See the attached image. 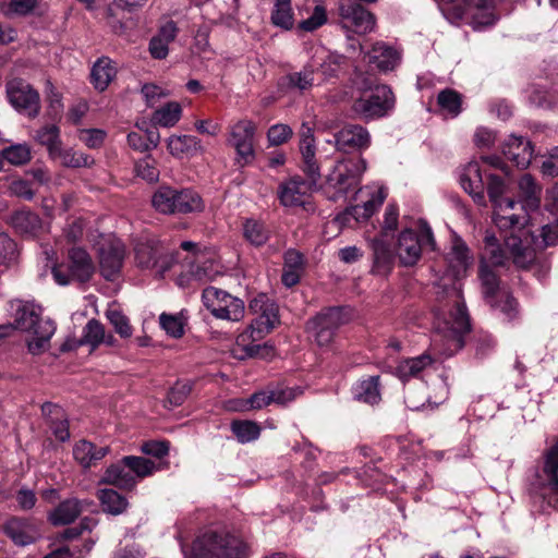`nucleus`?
<instances>
[{
    "label": "nucleus",
    "instance_id": "obj_30",
    "mask_svg": "<svg viewBox=\"0 0 558 558\" xmlns=\"http://www.w3.org/2000/svg\"><path fill=\"white\" fill-rule=\"evenodd\" d=\"M116 75L117 69L112 60L107 57L99 58L92 69V84L97 90L104 92Z\"/></svg>",
    "mask_w": 558,
    "mask_h": 558
},
{
    "label": "nucleus",
    "instance_id": "obj_61",
    "mask_svg": "<svg viewBox=\"0 0 558 558\" xmlns=\"http://www.w3.org/2000/svg\"><path fill=\"white\" fill-rule=\"evenodd\" d=\"M106 133L98 129L82 130L80 140L89 148L100 147L105 141Z\"/></svg>",
    "mask_w": 558,
    "mask_h": 558
},
{
    "label": "nucleus",
    "instance_id": "obj_39",
    "mask_svg": "<svg viewBox=\"0 0 558 558\" xmlns=\"http://www.w3.org/2000/svg\"><path fill=\"white\" fill-rule=\"evenodd\" d=\"M478 276L483 287V293L488 303H492L494 296L499 290V279L496 272L486 262L480 263Z\"/></svg>",
    "mask_w": 558,
    "mask_h": 558
},
{
    "label": "nucleus",
    "instance_id": "obj_44",
    "mask_svg": "<svg viewBox=\"0 0 558 558\" xmlns=\"http://www.w3.org/2000/svg\"><path fill=\"white\" fill-rule=\"evenodd\" d=\"M315 70L312 65L304 66L299 72L290 73L286 76L287 85L289 88L304 92L314 85Z\"/></svg>",
    "mask_w": 558,
    "mask_h": 558
},
{
    "label": "nucleus",
    "instance_id": "obj_50",
    "mask_svg": "<svg viewBox=\"0 0 558 558\" xmlns=\"http://www.w3.org/2000/svg\"><path fill=\"white\" fill-rule=\"evenodd\" d=\"M232 432L241 442H248L258 438L260 428L251 421H235L231 425Z\"/></svg>",
    "mask_w": 558,
    "mask_h": 558
},
{
    "label": "nucleus",
    "instance_id": "obj_46",
    "mask_svg": "<svg viewBox=\"0 0 558 558\" xmlns=\"http://www.w3.org/2000/svg\"><path fill=\"white\" fill-rule=\"evenodd\" d=\"M437 104L451 117H457L461 111L462 98L456 90L447 88L438 94Z\"/></svg>",
    "mask_w": 558,
    "mask_h": 558
},
{
    "label": "nucleus",
    "instance_id": "obj_53",
    "mask_svg": "<svg viewBox=\"0 0 558 558\" xmlns=\"http://www.w3.org/2000/svg\"><path fill=\"white\" fill-rule=\"evenodd\" d=\"M233 301L232 303H223L222 312L217 313L216 318L240 322L245 315L244 302L236 296H233Z\"/></svg>",
    "mask_w": 558,
    "mask_h": 558
},
{
    "label": "nucleus",
    "instance_id": "obj_22",
    "mask_svg": "<svg viewBox=\"0 0 558 558\" xmlns=\"http://www.w3.org/2000/svg\"><path fill=\"white\" fill-rule=\"evenodd\" d=\"M100 482L128 490L133 489L136 485L135 476L131 474L129 466L123 462V458L106 469Z\"/></svg>",
    "mask_w": 558,
    "mask_h": 558
},
{
    "label": "nucleus",
    "instance_id": "obj_47",
    "mask_svg": "<svg viewBox=\"0 0 558 558\" xmlns=\"http://www.w3.org/2000/svg\"><path fill=\"white\" fill-rule=\"evenodd\" d=\"M123 462L129 466L131 474L143 478L150 475L155 470V463L143 457L128 456L123 458Z\"/></svg>",
    "mask_w": 558,
    "mask_h": 558
},
{
    "label": "nucleus",
    "instance_id": "obj_19",
    "mask_svg": "<svg viewBox=\"0 0 558 558\" xmlns=\"http://www.w3.org/2000/svg\"><path fill=\"white\" fill-rule=\"evenodd\" d=\"M255 123L250 120H241L235 123L231 130V143L236 153L247 159L254 154L253 138L255 134Z\"/></svg>",
    "mask_w": 558,
    "mask_h": 558
},
{
    "label": "nucleus",
    "instance_id": "obj_54",
    "mask_svg": "<svg viewBox=\"0 0 558 558\" xmlns=\"http://www.w3.org/2000/svg\"><path fill=\"white\" fill-rule=\"evenodd\" d=\"M494 221L499 230H519L521 232V235H523L525 232L521 230V227L523 226V217H520L514 214L507 215V211H500L497 209L494 216Z\"/></svg>",
    "mask_w": 558,
    "mask_h": 558
},
{
    "label": "nucleus",
    "instance_id": "obj_14",
    "mask_svg": "<svg viewBox=\"0 0 558 558\" xmlns=\"http://www.w3.org/2000/svg\"><path fill=\"white\" fill-rule=\"evenodd\" d=\"M505 245L513 263L520 268L526 269L537 260L536 251L531 246V239L525 233L523 235L510 233L505 236Z\"/></svg>",
    "mask_w": 558,
    "mask_h": 558
},
{
    "label": "nucleus",
    "instance_id": "obj_23",
    "mask_svg": "<svg viewBox=\"0 0 558 558\" xmlns=\"http://www.w3.org/2000/svg\"><path fill=\"white\" fill-rule=\"evenodd\" d=\"M106 24L110 29L117 34H124L130 27L133 26L130 12L124 8L121 2H112L105 9L104 16Z\"/></svg>",
    "mask_w": 558,
    "mask_h": 558
},
{
    "label": "nucleus",
    "instance_id": "obj_9",
    "mask_svg": "<svg viewBox=\"0 0 558 558\" xmlns=\"http://www.w3.org/2000/svg\"><path fill=\"white\" fill-rule=\"evenodd\" d=\"M433 245L434 238L429 228L421 234L413 230H404L400 233L396 246V255L402 266H413L421 258L424 245Z\"/></svg>",
    "mask_w": 558,
    "mask_h": 558
},
{
    "label": "nucleus",
    "instance_id": "obj_57",
    "mask_svg": "<svg viewBox=\"0 0 558 558\" xmlns=\"http://www.w3.org/2000/svg\"><path fill=\"white\" fill-rule=\"evenodd\" d=\"M159 320L162 329L171 337L180 338L183 336L184 328L180 317L163 313L160 315Z\"/></svg>",
    "mask_w": 558,
    "mask_h": 558
},
{
    "label": "nucleus",
    "instance_id": "obj_56",
    "mask_svg": "<svg viewBox=\"0 0 558 558\" xmlns=\"http://www.w3.org/2000/svg\"><path fill=\"white\" fill-rule=\"evenodd\" d=\"M327 22L326 10L322 5H316L312 15L299 23L298 28L303 32H313Z\"/></svg>",
    "mask_w": 558,
    "mask_h": 558
},
{
    "label": "nucleus",
    "instance_id": "obj_27",
    "mask_svg": "<svg viewBox=\"0 0 558 558\" xmlns=\"http://www.w3.org/2000/svg\"><path fill=\"white\" fill-rule=\"evenodd\" d=\"M109 451L108 446L97 447L90 441L81 440L75 445L73 454L82 466L89 468L104 459Z\"/></svg>",
    "mask_w": 558,
    "mask_h": 558
},
{
    "label": "nucleus",
    "instance_id": "obj_3",
    "mask_svg": "<svg viewBox=\"0 0 558 558\" xmlns=\"http://www.w3.org/2000/svg\"><path fill=\"white\" fill-rule=\"evenodd\" d=\"M12 325L14 330L21 329L32 333L27 340V348L32 354L38 355L49 349L50 338L56 330L54 324L48 318H41L39 308L34 304H20Z\"/></svg>",
    "mask_w": 558,
    "mask_h": 558
},
{
    "label": "nucleus",
    "instance_id": "obj_40",
    "mask_svg": "<svg viewBox=\"0 0 558 558\" xmlns=\"http://www.w3.org/2000/svg\"><path fill=\"white\" fill-rule=\"evenodd\" d=\"M379 376H371L368 379L362 380L357 387L355 397L365 403L375 404L380 400L379 393Z\"/></svg>",
    "mask_w": 558,
    "mask_h": 558
},
{
    "label": "nucleus",
    "instance_id": "obj_58",
    "mask_svg": "<svg viewBox=\"0 0 558 558\" xmlns=\"http://www.w3.org/2000/svg\"><path fill=\"white\" fill-rule=\"evenodd\" d=\"M292 129L287 124L272 125L268 132V142L272 146H279L286 143L292 136Z\"/></svg>",
    "mask_w": 558,
    "mask_h": 558
},
{
    "label": "nucleus",
    "instance_id": "obj_5",
    "mask_svg": "<svg viewBox=\"0 0 558 558\" xmlns=\"http://www.w3.org/2000/svg\"><path fill=\"white\" fill-rule=\"evenodd\" d=\"M395 106V96L387 85H377L369 93H364L352 104V111L361 119L381 118Z\"/></svg>",
    "mask_w": 558,
    "mask_h": 558
},
{
    "label": "nucleus",
    "instance_id": "obj_6",
    "mask_svg": "<svg viewBox=\"0 0 558 558\" xmlns=\"http://www.w3.org/2000/svg\"><path fill=\"white\" fill-rule=\"evenodd\" d=\"M365 169L366 161L361 156L343 158L335 165L327 182L337 193L344 195L359 186Z\"/></svg>",
    "mask_w": 558,
    "mask_h": 558
},
{
    "label": "nucleus",
    "instance_id": "obj_34",
    "mask_svg": "<svg viewBox=\"0 0 558 558\" xmlns=\"http://www.w3.org/2000/svg\"><path fill=\"white\" fill-rule=\"evenodd\" d=\"M432 362V357L426 354L413 359H407L398 364L395 374L401 380H408L411 377H416L424 368L430 365Z\"/></svg>",
    "mask_w": 558,
    "mask_h": 558
},
{
    "label": "nucleus",
    "instance_id": "obj_32",
    "mask_svg": "<svg viewBox=\"0 0 558 558\" xmlns=\"http://www.w3.org/2000/svg\"><path fill=\"white\" fill-rule=\"evenodd\" d=\"M505 182L501 178L496 174H490L487 183V193L495 208L500 211H508L513 209L515 202L511 198L502 199L501 196L505 193Z\"/></svg>",
    "mask_w": 558,
    "mask_h": 558
},
{
    "label": "nucleus",
    "instance_id": "obj_7",
    "mask_svg": "<svg viewBox=\"0 0 558 558\" xmlns=\"http://www.w3.org/2000/svg\"><path fill=\"white\" fill-rule=\"evenodd\" d=\"M338 15L343 28L357 35H365L374 31L376 16L360 3L352 0H340Z\"/></svg>",
    "mask_w": 558,
    "mask_h": 558
},
{
    "label": "nucleus",
    "instance_id": "obj_51",
    "mask_svg": "<svg viewBox=\"0 0 558 558\" xmlns=\"http://www.w3.org/2000/svg\"><path fill=\"white\" fill-rule=\"evenodd\" d=\"M16 259L15 242L7 233H0V266L10 267Z\"/></svg>",
    "mask_w": 558,
    "mask_h": 558
},
{
    "label": "nucleus",
    "instance_id": "obj_48",
    "mask_svg": "<svg viewBox=\"0 0 558 558\" xmlns=\"http://www.w3.org/2000/svg\"><path fill=\"white\" fill-rule=\"evenodd\" d=\"M57 157L61 159L63 166L71 168L90 167L94 163V159L89 155L73 149L62 151L61 147L57 151Z\"/></svg>",
    "mask_w": 558,
    "mask_h": 558
},
{
    "label": "nucleus",
    "instance_id": "obj_64",
    "mask_svg": "<svg viewBox=\"0 0 558 558\" xmlns=\"http://www.w3.org/2000/svg\"><path fill=\"white\" fill-rule=\"evenodd\" d=\"M543 247L555 246L558 244V222L545 225L541 230Z\"/></svg>",
    "mask_w": 558,
    "mask_h": 558
},
{
    "label": "nucleus",
    "instance_id": "obj_18",
    "mask_svg": "<svg viewBox=\"0 0 558 558\" xmlns=\"http://www.w3.org/2000/svg\"><path fill=\"white\" fill-rule=\"evenodd\" d=\"M315 140L311 128L303 125L301 132L300 150L303 160V170L312 181L316 183L320 178L319 166L315 159Z\"/></svg>",
    "mask_w": 558,
    "mask_h": 558
},
{
    "label": "nucleus",
    "instance_id": "obj_13",
    "mask_svg": "<svg viewBox=\"0 0 558 558\" xmlns=\"http://www.w3.org/2000/svg\"><path fill=\"white\" fill-rule=\"evenodd\" d=\"M333 137L337 150L342 153L361 151L371 145L369 132L360 124H345Z\"/></svg>",
    "mask_w": 558,
    "mask_h": 558
},
{
    "label": "nucleus",
    "instance_id": "obj_28",
    "mask_svg": "<svg viewBox=\"0 0 558 558\" xmlns=\"http://www.w3.org/2000/svg\"><path fill=\"white\" fill-rule=\"evenodd\" d=\"M373 250V271L377 275H387L391 271L395 254L383 239H374L371 243Z\"/></svg>",
    "mask_w": 558,
    "mask_h": 558
},
{
    "label": "nucleus",
    "instance_id": "obj_62",
    "mask_svg": "<svg viewBox=\"0 0 558 558\" xmlns=\"http://www.w3.org/2000/svg\"><path fill=\"white\" fill-rule=\"evenodd\" d=\"M260 324L265 326L267 331H270L278 322V307L268 299L267 305L259 314Z\"/></svg>",
    "mask_w": 558,
    "mask_h": 558
},
{
    "label": "nucleus",
    "instance_id": "obj_38",
    "mask_svg": "<svg viewBox=\"0 0 558 558\" xmlns=\"http://www.w3.org/2000/svg\"><path fill=\"white\" fill-rule=\"evenodd\" d=\"M181 112L180 104L171 101L153 113L151 122L154 125L170 128L180 120Z\"/></svg>",
    "mask_w": 558,
    "mask_h": 558
},
{
    "label": "nucleus",
    "instance_id": "obj_45",
    "mask_svg": "<svg viewBox=\"0 0 558 558\" xmlns=\"http://www.w3.org/2000/svg\"><path fill=\"white\" fill-rule=\"evenodd\" d=\"M520 196L525 202V205L535 208L539 204V187L530 174H524L519 181Z\"/></svg>",
    "mask_w": 558,
    "mask_h": 558
},
{
    "label": "nucleus",
    "instance_id": "obj_21",
    "mask_svg": "<svg viewBox=\"0 0 558 558\" xmlns=\"http://www.w3.org/2000/svg\"><path fill=\"white\" fill-rule=\"evenodd\" d=\"M446 259L456 279L462 277L473 263L468 246L457 236L452 239L451 247L447 253Z\"/></svg>",
    "mask_w": 558,
    "mask_h": 558
},
{
    "label": "nucleus",
    "instance_id": "obj_43",
    "mask_svg": "<svg viewBox=\"0 0 558 558\" xmlns=\"http://www.w3.org/2000/svg\"><path fill=\"white\" fill-rule=\"evenodd\" d=\"M243 235L251 244L260 246L267 242L269 231L264 223L254 219H248L243 225Z\"/></svg>",
    "mask_w": 558,
    "mask_h": 558
},
{
    "label": "nucleus",
    "instance_id": "obj_25",
    "mask_svg": "<svg viewBox=\"0 0 558 558\" xmlns=\"http://www.w3.org/2000/svg\"><path fill=\"white\" fill-rule=\"evenodd\" d=\"M280 202L283 206H305L308 202L307 184L292 179L280 187Z\"/></svg>",
    "mask_w": 558,
    "mask_h": 558
},
{
    "label": "nucleus",
    "instance_id": "obj_24",
    "mask_svg": "<svg viewBox=\"0 0 558 558\" xmlns=\"http://www.w3.org/2000/svg\"><path fill=\"white\" fill-rule=\"evenodd\" d=\"M89 505L76 498H70L59 504L50 513L49 520L53 525H66L75 521L82 513L83 507Z\"/></svg>",
    "mask_w": 558,
    "mask_h": 558
},
{
    "label": "nucleus",
    "instance_id": "obj_31",
    "mask_svg": "<svg viewBox=\"0 0 558 558\" xmlns=\"http://www.w3.org/2000/svg\"><path fill=\"white\" fill-rule=\"evenodd\" d=\"M4 533L16 544L27 545L35 541L36 533L31 524L21 519H10L3 524Z\"/></svg>",
    "mask_w": 558,
    "mask_h": 558
},
{
    "label": "nucleus",
    "instance_id": "obj_41",
    "mask_svg": "<svg viewBox=\"0 0 558 558\" xmlns=\"http://www.w3.org/2000/svg\"><path fill=\"white\" fill-rule=\"evenodd\" d=\"M35 140L47 147L51 157H57L61 142L59 140V129L53 125H45L36 132Z\"/></svg>",
    "mask_w": 558,
    "mask_h": 558
},
{
    "label": "nucleus",
    "instance_id": "obj_37",
    "mask_svg": "<svg viewBox=\"0 0 558 558\" xmlns=\"http://www.w3.org/2000/svg\"><path fill=\"white\" fill-rule=\"evenodd\" d=\"M203 303L207 310L216 317L217 313L222 312V304L232 303L233 295L215 287L204 289L202 294Z\"/></svg>",
    "mask_w": 558,
    "mask_h": 558
},
{
    "label": "nucleus",
    "instance_id": "obj_4",
    "mask_svg": "<svg viewBox=\"0 0 558 558\" xmlns=\"http://www.w3.org/2000/svg\"><path fill=\"white\" fill-rule=\"evenodd\" d=\"M248 555L250 547L240 536L209 532L194 542L187 558H248Z\"/></svg>",
    "mask_w": 558,
    "mask_h": 558
},
{
    "label": "nucleus",
    "instance_id": "obj_42",
    "mask_svg": "<svg viewBox=\"0 0 558 558\" xmlns=\"http://www.w3.org/2000/svg\"><path fill=\"white\" fill-rule=\"evenodd\" d=\"M272 23L283 29H291L294 25L291 0H277L271 14Z\"/></svg>",
    "mask_w": 558,
    "mask_h": 558
},
{
    "label": "nucleus",
    "instance_id": "obj_60",
    "mask_svg": "<svg viewBox=\"0 0 558 558\" xmlns=\"http://www.w3.org/2000/svg\"><path fill=\"white\" fill-rule=\"evenodd\" d=\"M274 403L286 405L302 393L300 388L277 387L271 389Z\"/></svg>",
    "mask_w": 558,
    "mask_h": 558
},
{
    "label": "nucleus",
    "instance_id": "obj_29",
    "mask_svg": "<svg viewBox=\"0 0 558 558\" xmlns=\"http://www.w3.org/2000/svg\"><path fill=\"white\" fill-rule=\"evenodd\" d=\"M368 56L369 62L384 72L393 70L400 59L398 51L384 43L374 44Z\"/></svg>",
    "mask_w": 558,
    "mask_h": 558
},
{
    "label": "nucleus",
    "instance_id": "obj_59",
    "mask_svg": "<svg viewBox=\"0 0 558 558\" xmlns=\"http://www.w3.org/2000/svg\"><path fill=\"white\" fill-rule=\"evenodd\" d=\"M192 391L190 383H177L168 393V402L173 407L181 405Z\"/></svg>",
    "mask_w": 558,
    "mask_h": 558
},
{
    "label": "nucleus",
    "instance_id": "obj_2",
    "mask_svg": "<svg viewBox=\"0 0 558 558\" xmlns=\"http://www.w3.org/2000/svg\"><path fill=\"white\" fill-rule=\"evenodd\" d=\"M153 208L161 215L184 216L203 213L205 202L192 189H174L160 185L151 195Z\"/></svg>",
    "mask_w": 558,
    "mask_h": 558
},
{
    "label": "nucleus",
    "instance_id": "obj_10",
    "mask_svg": "<svg viewBox=\"0 0 558 558\" xmlns=\"http://www.w3.org/2000/svg\"><path fill=\"white\" fill-rule=\"evenodd\" d=\"M7 96L10 104L19 112L29 118H36L40 111V97L31 84L21 78H14L7 84Z\"/></svg>",
    "mask_w": 558,
    "mask_h": 558
},
{
    "label": "nucleus",
    "instance_id": "obj_1",
    "mask_svg": "<svg viewBox=\"0 0 558 558\" xmlns=\"http://www.w3.org/2000/svg\"><path fill=\"white\" fill-rule=\"evenodd\" d=\"M437 301L451 305L449 315L444 319V326L434 339V344L442 342V353L452 355L463 345V337L470 331V317L462 300L461 287L456 282L451 286L441 284L436 292Z\"/></svg>",
    "mask_w": 558,
    "mask_h": 558
},
{
    "label": "nucleus",
    "instance_id": "obj_35",
    "mask_svg": "<svg viewBox=\"0 0 558 558\" xmlns=\"http://www.w3.org/2000/svg\"><path fill=\"white\" fill-rule=\"evenodd\" d=\"M113 341L112 335L106 336L105 327L100 322L90 319L84 328V335L80 343L90 344L93 348H96L100 343L112 345Z\"/></svg>",
    "mask_w": 558,
    "mask_h": 558
},
{
    "label": "nucleus",
    "instance_id": "obj_55",
    "mask_svg": "<svg viewBox=\"0 0 558 558\" xmlns=\"http://www.w3.org/2000/svg\"><path fill=\"white\" fill-rule=\"evenodd\" d=\"M107 317L111 325L114 327L116 331L123 338H129L132 336V327L130 325L129 318L123 315L118 310H109L107 312Z\"/></svg>",
    "mask_w": 558,
    "mask_h": 558
},
{
    "label": "nucleus",
    "instance_id": "obj_12",
    "mask_svg": "<svg viewBox=\"0 0 558 558\" xmlns=\"http://www.w3.org/2000/svg\"><path fill=\"white\" fill-rule=\"evenodd\" d=\"M135 260L142 268H158L163 274L171 267L172 257L165 252L163 246L153 240L141 241L135 245Z\"/></svg>",
    "mask_w": 558,
    "mask_h": 558
},
{
    "label": "nucleus",
    "instance_id": "obj_8",
    "mask_svg": "<svg viewBox=\"0 0 558 558\" xmlns=\"http://www.w3.org/2000/svg\"><path fill=\"white\" fill-rule=\"evenodd\" d=\"M348 322L347 315L340 307H329L322 311L307 323V329L320 347L328 345L333 340L336 331Z\"/></svg>",
    "mask_w": 558,
    "mask_h": 558
},
{
    "label": "nucleus",
    "instance_id": "obj_52",
    "mask_svg": "<svg viewBox=\"0 0 558 558\" xmlns=\"http://www.w3.org/2000/svg\"><path fill=\"white\" fill-rule=\"evenodd\" d=\"M135 173L148 183H155L159 179L156 161L150 156H146L135 163Z\"/></svg>",
    "mask_w": 558,
    "mask_h": 558
},
{
    "label": "nucleus",
    "instance_id": "obj_63",
    "mask_svg": "<svg viewBox=\"0 0 558 558\" xmlns=\"http://www.w3.org/2000/svg\"><path fill=\"white\" fill-rule=\"evenodd\" d=\"M481 262H486L489 267L501 266L505 263V254L499 245L485 246Z\"/></svg>",
    "mask_w": 558,
    "mask_h": 558
},
{
    "label": "nucleus",
    "instance_id": "obj_36",
    "mask_svg": "<svg viewBox=\"0 0 558 558\" xmlns=\"http://www.w3.org/2000/svg\"><path fill=\"white\" fill-rule=\"evenodd\" d=\"M97 497L104 511L113 515H118L125 511L129 505L125 497L111 488L98 490Z\"/></svg>",
    "mask_w": 558,
    "mask_h": 558
},
{
    "label": "nucleus",
    "instance_id": "obj_16",
    "mask_svg": "<svg viewBox=\"0 0 558 558\" xmlns=\"http://www.w3.org/2000/svg\"><path fill=\"white\" fill-rule=\"evenodd\" d=\"M68 266L72 279L78 282L88 281L95 271L90 255L80 246H73L69 250Z\"/></svg>",
    "mask_w": 558,
    "mask_h": 558
},
{
    "label": "nucleus",
    "instance_id": "obj_49",
    "mask_svg": "<svg viewBox=\"0 0 558 558\" xmlns=\"http://www.w3.org/2000/svg\"><path fill=\"white\" fill-rule=\"evenodd\" d=\"M3 158L14 166H21L27 163L31 158V148L26 144H16L7 147L2 150Z\"/></svg>",
    "mask_w": 558,
    "mask_h": 558
},
{
    "label": "nucleus",
    "instance_id": "obj_33",
    "mask_svg": "<svg viewBox=\"0 0 558 558\" xmlns=\"http://www.w3.org/2000/svg\"><path fill=\"white\" fill-rule=\"evenodd\" d=\"M167 147L174 157L193 154L202 149L201 141L191 135H172L167 142Z\"/></svg>",
    "mask_w": 558,
    "mask_h": 558
},
{
    "label": "nucleus",
    "instance_id": "obj_11",
    "mask_svg": "<svg viewBox=\"0 0 558 558\" xmlns=\"http://www.w3.org/2000/svg\"><path fill=\"white\" fill-rule=\"evenodd\" d=\"M98 257L101 275L107 280H114L123 266L125 257L124 244L117 239L104 240L99 243Z\"/></svg>",
    "mask_w": 558,
    "mask_h": 558
},
{
    "label": "nucleus",
    "instance_id": "obj_20",
    "mask_svg": "<svg viewBox=\"0 0 558 558\" xmlns=\"http://www.w3.org/2000/svg\"><path fill=\"white\" fill-rule=\"evenodd\" d=\"M463 190L469 193L478 205L485 204L484 182L477 162H469L460 175Z\"/></svg>",
    "mask_w": 558,
    "mask_h": 558
},
{
    "label": "nucleus",
    "instance_id": "obj_15",
    "mask_svg": "<svg viewBox=\"0 0 558 558\" xmlns=\"http://www.w3.org/2000/svg\"><path fill=\"white\" fill-rule=\"evenodd\" d=\"M545 498L558 510V441L544 453Z\"/></svg>",
    "mask_w": 558,
    "mask_h": 558
},
{
    "label": "nucleus",
    "instance_id": "obj_26",
    "mask_svg": "<svg viewBox=\"0 0 558 558\" xmlns=\"http://www.w3.org/2000/svg\"><path fill=\"white\" fill-rule=\"evenodd\" d=\"M10 225L16 232L32 236H35L43 228L40 217L28 209H21L13 213L10 217Z\"/></svg>",
    "mask_w": 558,
    "mask_h": 558
},
{
    "label": "nucleus",
    "instance_id": "obj_17",
    "mask_svg": "<svg viewBox=\"0 0 558 558\" xmlns=\"http://www.w3.org/2000/svg\"><path fill=\"white\" fill-rule=\"evenodd\" d=\"M502 154L517 167L525 169L531 163L533 146L522 136L510 135L502 144Z\"/></svg>",
    "mask_w": 558,
    "mask_h": 558
}]
</instances>
